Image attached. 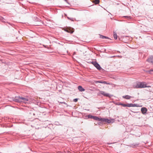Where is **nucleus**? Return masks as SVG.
<instances>
[{"label": "nucleus", "instance_id": "nucleus-1", "mask_svg": "<svg viewBox=\"0 0 153 153\" xmlns=\"http://www.w3.org/2000/svg\"><path fill=\"white\" fill-rule=\"evenodd\" d=\"M85 117H88V118L89 119H93L95 120L101 121V122H105V123H112L114 122V119L109 120L108 118L99 117L97 116H93L90 114L86 115L85 116Z\"/></svg>", "mask_w": 153, "mask_h": 153}, {"label": "nucleus", "instance_id": "nucleus-2", "mask_svg": "<svg viewBox=\"0 0 153 153\" xmlns=\"http://www.w3.org/2000/svg\"><path fill=\"white\" fill-rule=\"evenodd\" d=\"M13 101L17 102H26L28 101V99L27 98L23 97H20L19 96H16L15 98H13Z\"/></svg>", "mask_w": 153, "mask_h": 153}, {"label": "nucleus", "instance_id": "nucleus-3", "mask_svg": "<svg viewBox=\"0 0 153 153\" xmlns=\"http://www.w3.org/2000/svg\"><path fill=\"white\" fill-rule=\"evenodd\" d=\"M147 84H146L145 82H141L137 83L136 85V87L137 88H145L146 87H150L151 86L147 85Z\"/></svg>", "mask_w": 153, "mask_h": 153}, {"label": "nucleus", "instance_id": "nucleus-4", "mask_svg": "<svg viewBox=\"0 0 153 153\" xmlns=\"http://www.w3.org/2000/svg\"><path fill=\"white\" fill-rule=\"evenodd\" d=\"M97 95L100 97L102 96V95H103L104 97H108L109 98H111L113 96V95L102 91H100L98 93Z\"/></svg>", "mask_w": 153, "mask_h": 153}, {"label": "nucleus", "instance_id": "nucleus-5", "mask_svg": "<svg viewBox=\"0 0 153 153\" xmlns=\"http://www.w3.org/2000/svg\"><path fill=\"white\" fill-rule=\"evenodd\" d=\"M91 63L98 70H103V69L101 67L100 64L96 61H92Z\"/></svg>", "mask_w": 153, "mask_h": 153}, {"label": "nucleus", "instance_id": "nucleus-6", "mask_svg": "<svg viewBox=\"0 0 153 153\" xmlns=\"http://www.w3.org/2000/svg\"><path fill=\"white\" fill-rule=\"evenodd\" d=\"M64 31L71 34L72 33L74 32V29L73 28H71L70 27H68V28L65 29Z\"/></svg>", "mask_w": 153, "mask_h": 153}, {"label": "nucleus", "instance_id": "nucleus-7", "mask_svg": "<svg viewBox=\"0 0 153 153\" xmlns=\"http://www.w3.org/2000/svg\"><path fill=\"white\" fill-rule=\"evenodd\" d=\"M139 105L138 104H132V103H128L127 104V106L128 107H139Z\"/></svg>", "mask_w": 153, "mask_h": 153}, {"label": "nucleus", "instance_id": "nucleus-8", "mask_svg": "<svg viewBox=\"0 0 153 153\" xmlns=\"http://www.w3.org/2000/svg\"><path fill=\"white\" fill-rule=\"evenodd\" d=\"M95 82L96 83H102V84H105L107 85H110V83H108L106 82L105 81H103V80H99V81H95Z\"/></svg>", "mask_w": 153, "mask_h": 153}, {"label": "nucleus", "instance_id": "nucleus-9", "mask_svg": "<svg viewBox=\"0 0 153 153\" xmlns=\"http://www.w3.org/2000/svg\"><path fill=\"white\" fill-rule=\"evenodd\" d=\"M146 61L153 65V56H151L146 60Z\"/></svg>", "mask_w": 153, "mask_h": 153}, {"label": "nucleus", "instance_id": "nucleus-10", "mask_svg": "<svg viewBox=\"0 0 153 153\" xmlns=\"http://www.w3.org/2000/svg\"><path fill=\"white\" fill-rule=\"evenodd\" d=\"M147 108H146V107H143L141 108V111L142 112V113L143 114H146V113L147 111Z\"/></svg>", "mask_w": 153, "mask_h": 153}, {"label": "nucleus", "instance_id": "nucleus-11", "mask_svg": "<svg viewBox=\"0 0 153 153\" xmlns=\"http://www.w3.org/2000/svg\"><path fill=\"white\" fill-rule=\"evenodd\" d=\"M139 145V143H131L130 144V146L133 148L136 147L138 146Z\"/></svg>", "mask_w": 153, "mask_h": 153}, {"label": "nucleus", "instance_id": "nucleus-12", "mask_svg": "<svg viewBox=\"0 0 153 153\" xmlns=\"http://www.w3.org/2000/svg\"><path fill=\"white\" fill-rule=\"evenodd\" d=\"M122 97L123 98H124V99H125L127 100H129V99H131V98H133V97H132L131 96H129L128 95H125V96H123Z\"/></svg>", "mask_w": 153, "mask_h": 153}, {"label": "nucleus", "instance_id": "nucleus-13", "mask_svg": "<svg viewBox=\"0 0 153 153\" xmlns=\"http://www.w3.org/2000/svg\"><path fill=\"white\" fill-rule=\"evenodd\" d=\"M78 88L79 90L81 92H82L85 91V89L81 85H79L78 87Z\"/></svg>", "mask_w": 153, "mask_h": 153}, {"label": "nucleus", "instance_id": "nucleus-14", "mask_svg": "<svg viewBox=\"0 0 153 153\" xmlns=\"http://www.w3.org/2000/svg\"><path fill=\"white\" fill-rule=\"evenodd\" d=\"M33 20L35 22H40L41 21V20L40 19H39L37 17H34L33 18Z\"/></svg>", "mask_w": 153, "mask_h": 153}, {"label": "nucleus", "instance_id": "nucleus-15", "mask_svg": "<svg viewBox=\"0 0 153 153\" xmlns=\"http://www.w3.org/2000/svg\"><path fill=\"white\" fill-rule=\"evenodd\" d=\"M100 37L102 39H110L108 37L103 36L101 34H99Z\"/></svg>", "mask_w": 153, "mask_h": 153}, {"label": "nucleus", "instance_id": "nucleus-16", "mask_svg": "<svg viewBox=\"0 0 153 153\" xmlns=\"http://www.w3.org/2000/svg\"><path fill=\"white\" fill-rule=\"evenodd\" d=\"M116 105H121L124 107H126L127 106V104H125L124 103H121V102H117Z\"/></svg>", "mask_w": 153, "mask_h": 153}, {"label": "nucleus", "instance_id": "nucleus-17", "mask_svg": "<svg viewBox=\"0 0 153 153\" xmlns=\"http://www.w3.org/2000/svg\"><path fill=\"white\" fill-rule=\"evenodd\" d=\"M125 18L126 19H127L128 20H130L131 19V17L130 16H124L123 17Z\"/></svg>", "mask_w": 153, "mask_h": 153}, {"label": "nucleus", "instance_id": "nucleus-18", "mask_svg": "<svg viewBox=\"0 0 153 153\" xmlns=\"http://www.w3.org/2000/svg\"><path fill=\"white\" fill-rule=\"evenodd\" d=\"M114 34H113V36L114 37V38L115 39H117V34L115 32H114Z\"/></svg>", "mask_w": 153, "mask_h": 153}, {"label": "nucleus", "instance_id": "nucleus-19", "mask_svg": "<svg viewBox=\"0 0 153 153\" xmlns=\"http://www.w3.org/2000/svg\"><path fill=\"white\" fill-rule=\"evenodd\" d=\"M100 0H94V3L95 4H97L100 2Z\"/></svg>", "mask_w": 153, "mask_h": 153}, {"label": "nucleus", "instance_id": "nucleus-20", "mask_svg": "<svg viewBox=\"0 0 153 153\" xmlns=\"http://www.w3.org/2000/svg\"><path fill=\"white\" fill-rule=\"evenodd\" d=\"M67 18L68 19L71 21H74V20L75 19H74L72 18H70L69 17H68Z\"/></svg>", "mask_w": 153, "mask_h": 153}, {"label": "nucleus", "instance_id": "nucleus-21", "mask_svg": "<svg viewBox=\"0 0 153 153\" xmlns=\"http://www.w3.org/2000/svg\"><path fill=\"white\" fill-rule=\"evenodd\" d=\"M79 99V98H75V99H74V100H73V102H76Z\"/></svg>", "mask_w": 153, "mask_h": 153}, {"label": "nucleus", "instance_id": "nucleus-22", "mask_svg": "<svg viewBox=\"0 0 153 153\" xmlns=\"http://www.w3.org/2000/svg\"><path fill=\"white\" fill-rule=\"evenodd\" d=\"M59 102L60 103H61V104H65V105H67V103H66L65 102Z\"/></svg>", "mask_w": 153, "mask_h": 153}, {"label": "nucleus", "instance_id": "nucleus-23", "mask_svg": "<svg viewBox=\"0 0 153 153\" xmlns=\"http://www.w3.org/2000/svg\"><path fill=\"white\" fill-rule=\"evenodd\" d=\"M2 19H4L2 17L0 16V20H2Z\"/></svg>", "mask_w": 153, "mask_h": 153}, {"label": "nucleus", "instance_id": "nucleus-24", "mask_svg": "<svg viewBox=\"0 0 153 153\" xmlns=\"http://www.w3.org/2000/svg\"><path fill=\"white\" fill-rule=\"evenodd\" d=\"M153 72V69H151L148 71V72L150 74L152 73L151 72Z\"/></svg>", "mask_w": 153, "mask_h": 153}, {"label": "nucleus", "instance_id": "nucleus-25", "mask_svg": "<svg viewBox=\"0 0 153 153\" xmlns=\"http://www.w3.org/2000/svg\"><path fill=\"white\" fill-rule=\"evenodd\" d=\"M56 123V125H60V124H59V123L58 122H55Z\"/></svg>", "mask_w": 153, "mask_h": 153}, {"label": "nucleus", "instance_id": "nucleus-26", "mask_svg": "<svg viewBox=\"0 0 153 153\" xmlns=\"http://www.w3.org/2000/svg\"><path fill=\"white\" fill-rule=\"evenodd\" d=\"M65 1L66 3H68V4H70L69 3V2H68V0H64Z\"/></svg>", "mask_w": 153, "mask_h": 153}, {"label": "nucleus", "instance_id": "nucleus-27", "mask_svg": "<svg viewBox=\"0 0 153 153\" xmlns=\"http://www.w3.org/2000/svg\"><path fill=\"white\" fill-rule=\"evenodd\" d=\"M107 143V144H108V145H110V144H112V143Z\"/></svg>", "mask_w": 153, "mask_h": 153}, {"label": "nucleus", "instance_id": "nucleus-28", "mask_svg": "<svg viewBox=\"0 0 153 153\" xmlns=\"http://www.w3.org/2000/svg\"><path fill=\"white\" fill-rule=\"evenodd\" d=\"M4 20H5V19H2V20H1V22H5V21H4Z\"/></svg>", "mask_w": 153, "mask_h": 153}, {"label": "nucleus", "instance_id": "nucleus-29", "mask_svg": "<svg viewBox=\"0 0 153 153\" xmlns=\"http://www.w3.org/2000/svg\"><path fill=\"white\" fill-rule=\"evenodd\" d=\"M103 52H105V51H106V49H104V50H103Z\"/></svg>", "mask_w": 153, "mask_h": 153}, {"label": "nucleus", "instance_id": "nucleus-30", "mask_svg": "<svg viewBox=\"0 0 153 153\" xmlns=\"http://www.w3.org/2000/svg\"><path fill=\"white\" fill-rule=\"evenodd\" d=\"M124 37H127V38H129V37L128 36H124Z\"/></svg>", "mask_w": 153, "mask_h": 153}, {"label": "nucleus", "instance_id": "nucleus-31", "mask_svg": "<svg viewBox=\"0 0 153 153\" xmlns=\"http://www.w3.org/2000/svg\"><path fill=\"white\" fill-rule=\"evenodd\" d=\"M134 113H140V112H139V111H137V112H134Z\"/></svg>", "mask_w": 153, "mask_h": 153}, {"label": "nucleus", "instance_id": "nucleus-32", "mask_svg": "<svg viewBox=\"0 0 153 153\" xmlns=\"http://www.w3.org/2000/svg\"><path fill=\"white\" fill-rule=\"evenodd\" d=\"M101 122H99L98 123V124H100V123H101L102 122H101V121H100Z\"/></svg>", "mask_w": 153, "mask_h": 153}, {"label": "nucleus", "instance_id": "nucleus-33", "mask_svg": "<svg viewBox=\"0 0 153 153\" xmlns=\"http://www.w3.org/2000/svg\"><path fill=\"white\" fill-rule=\"evenodd\" d=\"M76 54V52H74V54Z\"/></svg>", "mask_w": 153, "mask_h": 153}, {"label": "nucleus", "instance_id": "nucleus-34", "mask_svg": "<svg viewBox=\"0 0 153 153\" xmlns=\"http://www.w3.org/2000/svg\"><path fill=\"white\" fill-rule=\"evenodd\" d=\"M8 23V22H7ZM8 23L9 24V25H10V23Z\"/></svg>", "mask_w": 153, "mask_h": 153}, {"label": "nucleus", "instance_id": "nucleus-35", "mask_svg": "<svg viewBox=\"0 0 153 153\" xmlns=\"http://www.w3.org/2000/svg\"><path fill=\"white\" fill-rule=\"evenodd\" d=\"M44 46L46 48V46Z\"/></svg>", "mask_w": 153, "mask_h": 153}]
</instances>
